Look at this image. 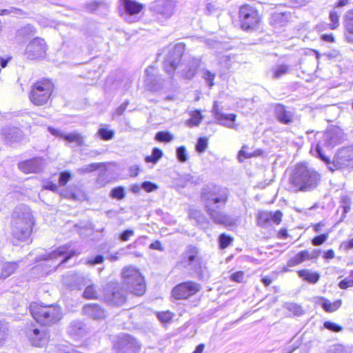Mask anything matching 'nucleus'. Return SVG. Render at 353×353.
I'll return each instance as SVG.
<instances>
[{"label":"nucleus","instance_id":"nucleus-1","mask_svg":"<svg viewBox=\"0 0 353 353\" xmlns=\"http://www.w3.org/2000/svg\"><path fill=\"white\" fill-rule=\"evenodd\" d=\"M28 310L35 322L43 327L33 325L28 328L26 332L28 341L34 347L46 348L50 341V333L44 327L57 324L63 317V310L58 303L33 301L30 303Z\"/></svg>","mask_w":353,"mask_h":353},{"label":"nucleus","instance_id":"nucleus-48","mask_svg":"<svg viewBox=\"0 0 353 353\" xmlns=\"http://www.w3.org/2000/svg\"><path fill=\"white\" fill-rule=\"evenodd\" d=\"M176 154L177 159L181 163H184L188 159V154L185 146L177 148Z\"/></svg>","mask_w":353,"mask_h":353},{"label":"nucleus","instance_id":"nucleus-47","mask_svg":"<svg viewBox=\"0 0 353 353\" xmlns=\"http://www.w3.org/2000/svg\"><path fill=\"white\" fill-rule=\"evenodd\" d=\"M350 276L352 279H344L339 282V287L341 290H346L349 288L353 287V270L350 272Z\"/></svg>","mask_w":353,"mask_h":353},{"label":"nucleus","instance_id":"nucleus-40","mask_svg":"<svg viewBox=\"0 0 353 353\" xmlns=\"http://www.w3.org/2000/svg\"><path fill=\"white\" fill-rule=\"evenodd\" d=\"M202 78L210 88L214 85L215 73L210 72L208 69H203L202 70Z\"/></svg>","mask_w":353,"mask_h":353},{"label":"nucleus","instance_id":"nucleus-17","mask_svg":"<svg viewBox=\"0 0 353 353\" xmlns=\"http://www.w3.org/2000/svg\"><path fill=\"white\" fill-rule=\"evenodd\" d=\"M48 130L51 134L57 137L61 138L69 143L74 142L77 146H82L84 145V137L77 132L66 133L62 130L52 127H48Z\"/></svg>","mask_w":353,"mask_h":353},{"label":"nucleus","instance_id":"nucleus-32","mask_svg":"<svg viewBox=\"0 0 353 353\" xmlns=\"http://www.w3.org/2000/svg\"><path fill=\"white\" fill-rule=\"evenodd\" d=\"M83 297L88 300H96L99 298V289L94 284H90L85 287Z\"/></svg>","mask_w":353,"mask_h":353},{"label":"nucleus","instance_id":"nucleus-61","mask_svg":"<svg viewBox=\"0 0 353 353\" xmlns=\"http://www.w3.org/2000/svg\"><path fill=\"white\" fill-rule=\"evenodd\" d=\"M104 261V257L102 255H97L94 258L89 259L88 263L92 265L102 263Z\"/></svg>","mask_w":353,"mask_h":353},{"label":"nucleus","instance_id":"nucleus-38","mask_svg":"<svg viewBox=\"0 0 353 353\" xmlns=\"http://www.w3.org/2000/svg\"><path fill=\"white\" fill-rule=\"evenodd\" d=\"M331 232V230H328L325 232H323L319 235L315 236L311 240V243L314 246H319L324 243L329 238V234Z\"/></svg>","mask_w":353,"mask_h":353},{"label":"nucleus","instance_id":"nucleus-2","mask_svg":"<svg viewBox=\"0 0 353 353\" xmlns=\"http://www.w3.org/2000/svg\"><path fill=\"white\" fill-rule=\"evenodd\" d=\"M321 181V175L306 164H298L289 178L290 190L292 192H310Z\"/></svg>","mask_w":353,"mask_h":353},{"label":"nucleus","instance_id":"nucleus-46","mask_svg":"<svg viewBox=\"0 0 353 353\" xmlns=\"http://www.w3.org/2000/svg\"><path fill=\"white\" fill-rule=\"evenodd\" d=\"M9 330L8 327L0 321V345H2L8 339Z\"/></svg>","mask_w":353,"mask_h":353},{"label":"nucleus","instance_id":"nucleus-4","mask_svg":"<svg viewBox=\"0 0 353 353\" xmlns=\"http://www.w3.org/2000/svg\"><path fill=\"white\" fill-rule=\"evenodd\" d=\"M201 196L213 221H221L219 217L221 215L215 208L221 209L225 205L228 200L226 190L219 186L209 185L202 190Z\"/></svg>","mask_w":353,"mask_h":353},{"label":"nucleus","instance_id":"nucleus-23","mask_svg":"<svg viewBox=\"0 0 353 353\" xmlns=\"http://www.w3.org/2000/svg\"><path fill=\"white\" fill-rule=\"evenodd\" d=\"M52 254L54 257L64 256V259H63L62 263H65L72 256L78 255L79 252H77L74 250H71L70 245L69 244H65L58 247L52 252Z\"/></svg>","mask_w":353,"mask_h":353},{"label":"nucleus","instance_id":"nucleus-41","mask_svg":"<svg viewBox=\"0 0 353 353\" xmlns=\"http://www.w3.org/2000/svg\"><path fill=\"white\" fill-rule=\"evenodd\" d=\"M103 165L101 163H92L77 169L80 174H85L99 169Z\"/></svg>","mask_w":353,"mask_h":353},{"label":"nucleus","instance_id":"nucleus-60","mask_svg":"<svg viewBox=\"0 0 353 353\" xmlns=\"http://www.w3.org/2000/svg\"><path fill=\"white\" fill-rule=\"evenodd\" d=\"M341 203H342V207L343 208V212L344 213H347V212L350 211V199L347 196H343L341 198Z\"/></svg>","mask_w":353,"mask_h":353},{"label":"nucleus","instance_id":"nucleus-7","mask_svg":"<svg viewBox=\"0 0 353 353\" xmlns=\"http://www.w3.org/2000/svg\"><path fill=\"white\" fill-rule=\"evenodd\" d=\"M201 290L199 283L194 281H182L173 287L170 296L176 301L185 300L196 295Z\"/></svg>","mask_w":353,"mask_h":353},{"label":"nucleus","instance_id":"nucleus-59","mask_svg":"<svg viewBox=\"0 0 353 353\" xmlns=\"http://www.w3.org/2000/svg\"><path fill=\"white\" fill-rule=\"evenodd\" d=\"M13 13L16 16H21L23 14V12L21 10L12 8L10 9H3L0 10V14L4 15V14H9Z\"/></svg>","mask_w":353,"mask_h":353},{"label":"nucleus","instance_id":"nucleus-52","mask_svg":"<svg viewBox=\"0 0 353 353\" xmlns=\"http://www.w3.org/2000/svg\"><path fill=\"white\" fill-rule=\"evenodd\" d=\"M248 147L243 145L239 152L238 159L240 162H243L244 159H249L252 157V154L248 151Z\"/></svg>","mask_w":353,"mask_h":353},{"label":"nucleus","instance_id":"nucleus-57","mask_svg":"<svg viewBox=\"0 0 353 353\" xmlns=\"http://www.w3.org/2000/svg\"><path fill=\"white\" fill-rule=\"evenodd\" d=\"M339 249L344 251H348L353 248V238L341 242L339 245Z\"/></svg>","mask_w":353,"mask_h":353},{"label":"nucleus","instance_id":"nucleus-18","mask_svg":"<svg viewBox=\"0 0 353 353\" xmlns=\"http://www.w3.org/2000/svg\"><path fill=\"white\" fill-rule=\"evenodd\" d=\"M19 169L26 174L37 173L43 167V160L40 157H36L20 162L18 164Z\"/></svg>","mask_w":353,"mask_h":353},{"label":"nucleus","instance_id":"nucleus-54","mask_svg":"<svg viewBox=\"0 0 353 353\" xmlns=\"http://www.w3.org/2000/svg\"><path fill=\"white\" fill-rule=\"evenodd\" d=\"M70 178H71V174L70 172H68V171L61 172L59 174V185H61V186L65 185L68 182V181L70 179Z\"/></svg>","mask_w":353,"mask_h":353},{"label":"nucleus","instance_id":"nucleus-30","mask_svg":"<svg viewBox=\"0 0 353 353\" xmlns=\"http://www.w3.org/2000/svg\"><path fill=\"white\" fill-rule=\"evenodd\" d=\"M146 78L145 80V86L149 90H154V81H156L157 70L153 66L147 68L145 70Z\"/></svg>","mask_w":353,"mask_h":353},{"label":"nucleus","instance_id":"nucleus-11","mask_svg":"<svg viewBox=\"0 0 353 353\" xmlns=\"http://www.w3.org/2000/svg\"><path fill=\"white\" fill-rule=\"evenodd\" d=\"M46 45L41 38H35L26 47V54L28 59H35L42 58L46 55Z\"/></svg>","mask_w":353,"mask_h":353},{"label":"nucleus","instance_id":"nucleus-25","mask_svg":"<svg viewBox=\"0 0 353 353\" xmlns=\"http://www.w3.org/2000/svg\"><path fill=\"white\" fill-rule=\"evenodd\" d=\"M343 23L345 30V38L353 42V8L347 10L343 16Z\"/></svg>","mask_w":353,"mask_h":353},{"label":"nucleus","instance_id":"nucleus-31","mask_svg":"<svg viewBox=\"0 0 353 353\" xmlns=\"http://www.w3.org/2000/svg\"><path fill=\"white\" fill-rule=\"evenodd\" d=\"M32 225H28L23 228H17L14 232V236L19 241H25L32 234Z\"/></svg>","mask_w":353,"mask_h":353},{"label":"nucleus","instance_id":"nucleus-19","mask_svg":"<svg viewBox=\"0 0 353 353\" xmlns=\"http://www.w3.org/2000/svg\"><path fill=\"white\" fill-rule=\"evenodd\" d=\"M201 65V59L192 57L183 64L181 71L182 76L186 79H192L196 74L197 70Z\"/></svg>","mask_w":353,"mask_h":353},{"label":"nucleus","instance_id":"nucleus-45","mask_svg":"<svg viewBox=\"0 0 353 353\" xmlns=\"http://www.w3.org/2000/svg\"><path fill=\"white\" fill-rule=\"evenodd\" d=\"M114 131L108 130L105 128H101L97 132V134L101 137V139L105 141L110 140L114 137Z\"/></svg>","mask_w":353,"mask_h":353},{"label":"nucleus","instance_id":"nucleus-29","mask_svg":"<svg viewBox=\"0 0 353 353\" xmlns=\"http://www.w3.org/2000/svg\"><path fill=\"white\" fill-rule=\"evenodd\" d=\"M282 212L280 210L275 212L262 211L258 213L257 221H281Z\"/></svg>","mask_w":353,"mask_h":353},{"label":"nucleus","instance_id":"nucleus-35","mask_svg":"<svg viewBox=\"0 0 353 353\" xmlns=\"http://www.w3.org/2000/svg\"><path fill=\"white\" fill-rule=\"evenodd\" d=\"M157 316L163 324H168L172 321L174 314L170 310H166L157 312Z\"/></svg>","mask_w":353,"mask_h":353},{"label":"nucleus","instance_id":"nucleus-10","mask_svg":"<svg viewBox=\"0 0 353 353\" xmlns=\"http://www.w3.org/2000/svg\"><path fill=\"white\" fill-rule=\"evenodd\" d=\"M139 348L137 340L128 334L119 338L113 344V349L117 353H129L137 351Z\"/></svg>","mask_w":353,"mask_h":353},{"label":"nucleus","instance_id":"nucleus-8","mask_svg":"<svg viewBox=\"0 0 353 353\" xmlns=\"http://www.w3.org/2000/svg\"><path fill=\"white\" fill-rule=\"evenodd\" d=\"M241 26L245 30L255 28L260 22V17L255 8L245 5L239 9Z\"/></svg>","mask_w":353,"mask_h":353},{"label":"nucleus","instance_id":"nucleus-3","mask_svg":"<svg viewBox=\"0 0 353 353\" xmlns=\"http://www.w3.org/2000/svg\"><path fill=\"white\" fill-rule=\"evenodd\" d=\"M316 139H322L316 145H312L310 148V153L320 159L326 165L330 164V157L327 155V150H331L339 144L343 139V133L339 129H333L325 132H318L316 134Z\"/></svg>","mask_w":353,"mask_h":353},{"label":"nucleus","instance_id":"nucleus-28","mask_svg":"<svg viewBox=\"0 0 353 353\" xmlns=\"http://www.w3.org/2000/svg\"><path fill=\"white\" fill-rule=\"evenodd\" d=\"M19 265L15 261L5 262L1 267L0 276L3 279H6L14 274L18 269Z\"/></svg>","mask_w":353,"mask_h":353},{"label":"nucleus","instance_id":"nucleus-53","mask_svg":"<svg viewBox=\"0 0 353 353\" xmlns=\"http://www.w3.org/2000/svg\"><path fill=\"white\" fill-rule=\"evenodd\" d=\"M230 278L234 282L243 283L245 279V272L244 271L235 272L230 275Z\"/></svg>","mask_w":353,"mask_h":353},{"label":"nucleus","instance_id":"nucleus-24","mask_svg":"<svg viewBox=\"0 0 353 353\" xmlns=\"http://www.w3.org/2000/svg\"><path fill=\"white\" fill-rule=\"evenodd\" d=\"M318 300L320 302L322 308L325 312L332 313L337 311L342 305V300L337 299L331 302L324 296H319Z\"/></svg>","mask_w":353,"mask_h":353},{"label":"nucleus","instance_id":"nucleus-6","mask_svg":"<svg viewBox=\"0 0 353 353\" xmlns=\"http://www.w3.org/2000/svg\"><path fill=\"white\" fill-rule=\"evenodd\" d=\"M53 90V84L50 80L37 82L32 87L30 99L36 105H43L48 101Z\"/></svg>","mask_w":353,"mask_h":353},{"label":"nucleus","instance_id":"nucleus-58","mask_svg":"<svg viewBox=\"0 0 353 353\" xmlns=\"http://www.w3.org/2000/svg\"><path fill=\"white\" fill-rule=\"evenodd\" d=\"M202 213L201 211L196 209H190L189 210V218L195 221H200L202 218Z\"/></svg>","mask_w":353,"mask_h":353},{"label":"nucleus","instance_id":"nucleus-26","mask_svg":"<svg viewBox=\"0 0 353 353\" xmlns=\"http://www.w3.org/2000/svg\"><path fill=\"white\" fill-rule=\"evenodd\" d=\"M2 133L6 141L9 143L18 142L23 137L21 130L17 128H4Z\"/></svg>","mask_w":353,"mask_h":353},{"label":"nucleus","instance_id":"nucleus-13","mask_svg":"<svg viewBox=\"0 0 353 353\" xmlns=\"http://www.w3.org/2000/svg\"><path fill=\"white\" fill-rule=\"evenodd\" d=\"M212 113L219 124L231 129L236 128V125L234 123L236 115L234 114H225L220 111L216 101L213 104Z\"/></svg>","mask_w":353,"mask_h":353},{"label":"nucleus","instance_id":"nucleus-34","mask_svg":"<svg viewBox=\"0 0 353 353\" xmlns=\"http://www.w3.org/2000/svg\"><path fill=\"white\" fill-rule=\"evenodd\" d=\"M190 115L191 117L187 121V125L190 127L198 126L203 119L201 111L193 110L190 112Z\"/></svg>","mask_w":353,"mask_h":353},{"label":"nucleus","instance_id":"nucleus-15","mask_svg":"<svg viewBox=\"0 0 353 353\" xmlns=\"http://www.w3.org/2000/svg\"><path fill=\"white\" fill-rule=\"evenodd\" d=\"M274 114L277 121L284 125H289L294 121V112L280 103L274 105Z\"/></svg>","mask_w":353,"mask_h":353},{"label":"nucleus","instance_id":"nucleus-37","mask_svg":"<svg viewBox=\"0 0 353 353\" xmlns=\"http://www.w3.org/2000/svg\"><path fill=\"white\" fill-rule=\"evenodd\" d=\"M176 5L174 1L168 0L163 7L161 14L165 17H170L174 12Z\"/></svg>","mask_w":353,"mask_h":353},{"label":"nucleus","instance_id":"nucleus-63","mask_svg":"<svg viewBox=\"0 0 353 353\" xmlns=\"http://www.w3.org/2000/svg\"><path fill=\"white\" fill-rule=\"evenodd\" d=\"M128 105V101H125L123 103H121L115 110L114 115H121L124 111L126 110L127 106Z\"/></svg>","mask_w":353,"mask_h":353},{"label":"nucleus","instance_id":"nucleus-5","mask_svg":"<svg viewBox=\"0 0 353 353\" xmlns=\"http://www.w3.org/2000/svg\"><path fill=\"white\" fill-rule=\"evenodd\" d=\"M121 276L127 285L130 294L135 296H142L145 294L146 281L139 269L132 265L124 266L121 270Z\"/></svg>","mask_w":353,"mask_h":353},{"label":"nucleus","instance_id":"nucleus-22","mask_svg":"<svg viewBox=\"0 0 353 353\" xmlns=\"http://www.w3.org/2000/svg\"><path fill=\"white\" fill-rule=\"evenodd\" d=\"M12 217L15 220L31 221L33 219V215L28 206L21 205L15 208Z\"/></svg>","mask_w":353,"mask_h":353},{"label":"nucleus","instance_id":"nucleus-39","mask_svg":"<svg viewBox=\"0 0 353 353\" xmlns=\"http://www.w3.org/2000/svg\"><path fill=\"white\" fill-rule=\"evenodd\" d=\"M162 156L163 152L161 150L154 148L152 151V154L150 156H147L145 158V161L147 163H156L162 157Z\"/></svg>","mask_w":353,"mask_h":353},{"label":"nucleus","instance_id":"nucleus-50","mask_svg":"<svg viewBox=\"0 0 353 353\" xmlns=\"http://www.w3.org/2000/svg\"><path fill=\"white\" fill-rule=\"evenodd\" d=\"M127 297L124 294L119 292H112V301L117 305H121L125 303Z\"/></svg>","mask_w":353,"mask_h":353},{"label":"nucleus","instance_id":"nucleus-20","mask_svg":"<svg viewBox=\"0 0 353 353\" xmlns=\"http://www.w3.org/2000/svg\"><path fill=\"white\" fill-rule=\"evenodd\" d=\"M314 252H316V254L313 255L307 250H301L288 261L287 265L288 267H295L306 260L316 259L318 257L320 251L315 250Z\"/></svg>","mask_w":353,"mask_h":353},{"label":"nucleus","instance_id":"nucleus-43","mask_svg":"<svg viewBox=\"0 0 353 353\" xmlns=\"http://www.w3.org/2000/svg\"><path fill=\"white\" fill-rule=\"evenodd\" d=\"M330 23L329 24L330 29H336L339 25V14L334 10L330 11L329 14Z\"/></svg>","mask_w":353,"mask_h":353},{"label":"nucleus","instance_id":"nucleus-56","mask_svg":"<svg viewBox=\"0 0 353 353\" xmlns=\"http://www.w3.org/2000/svg\"><path fill=\"white\" fill-rule=\"evenodd\" d=\"M141 188L147 192H151L158 189L157 185L150 181H144L141 183Z\"/></svg>","mask_w":353,"mask_h":353},{"label":"nucleus","instance_id":"nucleus-21","mask_svg":"<svg viewBox=\"0 0 353 353\" xmlns=\"http://www.w3.org/2000/svg\"><path fill=\"white\" fill-rule=\"evenodd\" d=\"M83 312L93 319H101L105 317L103 309L98 304L89 303L83 307Z\"/></svg>","mask_w":353,"mask_h":353},{"label":"nucleus","instance_id":"nucleus-27","mask_svg":"<svg viewBox=\"0 0 353 353\" xmlns=\"http://www.w3.org/2000/svg\"><path fill=\"white\" fill-rule=\"evenodd\" d=\"M297 274L304 281L314 284L320 279V274L318 272H312L309 269H301L297 271Z\"/></svg>","mask_w":353,"mask_h":353},{"label":"nucleus","instance_id":"nucleus-44","mask_svg":"<svg viewBox=\"0 0 353 353\" xmlns=\"http://www.w3.org/2000/svg\"><path fill=\"white\" fill-rule=\"evenodd\" d=\"M125 192L124 188L122 186H118L113 188L110 192V196L113 199L121 200L125 197Z\"/></svg>","mask_w":353,"mask_h":353},{"label":"nucleus","instance_id":"nucleus-9","mask_svg":"<svg viewBox=\"0 0 353 353\" xmlns=\"http://www.w3.org/2000/svg\"><path fill=\"white\" fill-rule=\"evenodd\" d=\"M331 170L353 168V145L343 148L336 154L332 162L328 165Z\"/></svg>","mask_w":353,"mask_h":353},{"label":"nucleus","instance_id":"nucleus-49","mask_svg":"<svg viewBox=\"0 0 353 353\" xmlns=\"http://www.w3.org/2000/svg\"><path fill=\"white\" fill-rule=\"evenodd\" d=\"M323 325L326 329L334 332H339L343 330V327L341 325L329 321H325Z\"/></svg>","mask_w":353,"mask_h":353},{"label":"nucleus","instance_id":"nucleus-12","mask_svg":"<svg viewBox=\"0 0 353 353\" xmlns=\"http://www.w3.org/2000/svg\"><path fill=\"white\" fill-rule=\"evenodd\" d=\"M183 267L191 265L193 263L196 265V268L201 270V257L199 250L194 245H189L183 254L179 262Z\"/></svg>","mask_w":353,"mask_h":353},{"label":"nucleus","instance_id":"nucleus-42","mask_svg":"<svg viewBox=\"0 0 353 353\" xmlns=\"http://www.w3.org/2000/svg\"><path fill=\"white\" fill-rule=\"evenodd\" d=\"M155 139L159 142L168 143L173 140V135L167 131H160L156 134Z\"/></svg>","mask_w":353,"mask_h":353},{"label":"nucleus","instance_id":"nucleus-16","mask_svg":"<svg viewBox=\"0 0 353 353\" xmlns=\"http://www.w3.org/2000/svg\"><path fill=\"white\" fill-rule=\"evenodd\" d=\"M121 6L124 10L123 17L129 22L134 21V16L139 14L143 9L141 4L133 0H121Z\"/></svg>","mask_w":353,"mask_h":353},{"label":"nucleus","instance_id":"nucleus-14","mask_svg":"<svg viewBox=\"0 0 353 353\" xmlns=\"http://www.w3.org/2000/svg\"><path fill=\"white\" fill-rule=\"evenodd\" d=\"M184 52V46L182 43L176 44L173 50L172 57L168 56L165 62L164 67L166 72L172 75L176 68V66L181 59Z\"/></svg>","mask_w":353,"mask_h":353},{"label":"nucleus","instance_id":"nucleus-62","mask_svg":"<svg viewBox=\"0 0 353 353\" xmlns=\"http://www.w3.org/2000/svg\"><path fill=\"white\" fill-rule=\"evenodd\" d=\"M149 248L151 250H156L159 251H163L164 249L162 243L159 240H156L150 243Z\"/></svg>","mask_w":353,"mask_h":353},{"label":"nucleus","instance_id":"nucleus-64","mask_svg":"<svg viewBox=\"0 0 353 353\" xmlns=\"http://www.w3.org/2000/svg\"><path fill=\"white\" fill-rule=\"evenodd\" d=\"M335 257V252L333 249H329L323 254V258L325 260H331Z\"/></svg>","mask_w":353,"mask_h":353},{"label":"nucleus","instance_id":"nucleus-55","mask_svg":"<svg viewBox=\"0 0 353 353\" xmlns=\"http://www.w3.org/2000/svg\"><path fill=\"white\" fill-rule=\"evenodd\" d=\"M134 235V230L127 229L123 231L119 235V239L122 241H127Z\"/></svg>","mask_w":353,"mask_h":353},{"label":"nucleus","instance_id":"nucleus-36","mask_svg":"<svg viewBox=\"0 0 353 353\" xmlns=\"http://www.w3.org/2000/svg\"><path fill=\"white\" fill-rule=\"evenodd\" d=\"M233 237L226 234L225 233H221L219 236V246L221 250H224L232 244L233 242Z\"/></svg>","mask_w":353,"mask_h":353},{"label":"nucleus","instance_id":"nucleus-33","mask_svg":"<svg viewBox=\"0 0 353 353\" xmlns=\"http://www.w3.org/2000/svg\"><path fill=\"white\" fill-rule=\"evenodd\" d=\"M290 70V66L285 64L276 65L275 67L272 68L270 70V72H272V78L279 79L283 75L288 74Z\"/></svg>","mask_w":353,"mask_h":353},{"label":"nucleus","instance_id":"nucleus-51","mask_svg":"<svg viewBox=\"0 0 353 353\" xmlns=\"http://www.w3.org/2000/svg\"><path fill=\"white\" fill-rule=\"evenodd\" d=\"M208 146V140L205 137H200L197 140V143L196 144V150L199 152H203Z\"/></svg>","mask_w":353,"mask_h":353}]
</instances>
